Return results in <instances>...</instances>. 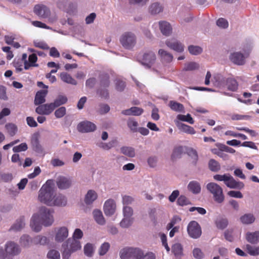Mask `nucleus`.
Here are the masks:
<instances>
[{"label":"nucleus","mask_w":259,"mask_h":259,"mask_svg":"<svg viewBox=\"0 0 259 259\" xmlns=\"http://www.w3.org/2000/svg\"><path fill=\"white\" fill-rule=\"evenodd\" d=\"M54 211L46 206L39 208L38 212L34 214L31 219L30 226L31 229L36 232H39L41 229V225L48 227L52 225L54 219L52 213Z\"/></svg>","instance_id":"nucleus-1"},{"label":"nucleus","mask_w":259,"mask_h":259,"mask_svg":"<svg viewBox=\"0 0 259 259\" xmlns=\"http://www.w3.org/2000/svg\"><path fill=\"white\" fill-rule=\"evenodd\" d=\"M54 185L53 180H49L39 191L38 200L48 206L54 198Z\"/></svg>","instance_id":"nucleus-2"},{"label":"nucleus","mask_w":259,"mask_h":259,"mask_svg":"<svg viewBox=\"0 0 259 259\" xmlns=\"http://www.w3.org/2000/svg\"><path fill=\"white\" fill-rule=\"evenodd\" d=\"M63 259H69L71 254L81 248L80 241L74 238H68L62 245Z\"/></svg>","instance_id":"nucleus-3"},{"label":"nucleus","mask_w":259,"mask_h":259,"mask_svg":"<svg viewBox=\"0 0 259 259\" xmlns=\"http://www.w3.org/2000/svg\"><path fill=\"white\" fill-rule=\"evenodd\" d=\"M207 190L213 195L214 200L218 203H222L224 201L225 196L222 187L218 184L210 182L206 185Z\"/></svg>","instance_id":"nucleus-4"},{"label":"nucleus","mask_w":259,"mask_h":259,"mask_svg":"<svg viewBox=\"0 0 259 259\" xmlns=\"http://www.w3.org/2000/svg\"><path fill=\"white\" fill-rule=\"evenodd\" d=\"M34 13L38 16L42 18H49V21L52 23L57 21L58 18L56 15L51 17V11L48 7L42 4L36 5L33 9Z\"/></svg>","instance_id":"nucleus-5"},{"label":"nucleus","mask_w":259,"mask_h":259,"mask_svg":"<svg viewBox=\"0 0 259 259\" xmlns=\"http://www.w3.org/2000/svg\"><path fill=\"white\" fill-rule=\"evenodd\" d=\"M121 259H138L142 255V250L138 248L126 247L121 249L119 252Z\"/></svg>","instance_id":"nucleus-6"},{"label":"nucleus","mask_w":259,"mask_h":259,"mask_svg":"<svg viewBox=\"0 0 259 259\" xmlns=\"http://www.w3.org/2000/svg\"><path fill=\"white\" fill-rule=\"evenodd\" d=\"M119 41L124 48L131 49L136 45V36L131 32H126L121 35Z\"/></svg>","instance_id":"nucleus-7"},{"label":"nucleus","mask_w":259,"mask_h":259,"mask_svg":"<svg viewBox=\"0 0 259 259\" xmlns=\"http://www.w3.org/2000/svg\"><path fill=\"white\" fill-rule=\"evenodd\" d=\"M7 256L6 259H13L15 256L18 255L21 252V248L14 242L9 241L5 245Z\"/></svg>","instance_id":"nucleus-8"},{"label":"nucleus","mask_w":259,"mask_h":259,"mask_svg":"<svg viewBox=\"0 0 259 259\" xmlns=\"http://www.w3.org/2000/svg\"><path fill=\"white\" fill-rule=\"evenodd\" d=\"M187 232L189 235L192 238L197 239L201 235L202 231L200 226L195 221H191L187 226Z\"/></svg>","instance_id":"nucleus-9"},{"label":"nucleus","mask_w":259,"mask_h":259,"mask_svg":"<svg viewBox=\"0 0 259 259\" xmlns=\"http://www.w3.org/2000/svg\"><path fill=\"white\" fill-rule=\"evenodd\" d=\"M156 60V56L154 52L149 51L144 53L143 57L140 61L142 64L146 67L150 68L151 66L155 63Z\"/></svg>","instance_id":"nucleus-10"},{"label":"nucleus","mask_w":259,"mask_h":259,"mask_svg":"<svg viewBox=\"0 0 259 259\" xmlns=\"http://www.w3.org/2000/svg\"><path fill=\"white\" fill-rule=\"evenodd\" d=\"M78 132L80 133H89L96 130V125L89 121H83L79 123L77 126Z\"/></svg>","instance_id":"nucleus-11"},{"label":"nucleus","mask_w":259,"mask_h":259,"mask_svg":"<svg viewBox=\"0 0 259 259\" xmlns=\"http://www.w3.org/2000/svg\"><path fill=\"white\" fill-rule=\"evenodd\" d=\"M72 184V180L70 177L59 176L56 179V184L60 190H65L69 188Z\"/></svg>","instance_id":"nucleus-12"},{"label":"nucleus","mask_w":259,"mask_h":259,"mask_svg":"<svg viewBox=\"0 0 259 259\" xmlns=\"http://www.w3.org/2000/svg\"><path fill=\"white\" fill-rule=\"evenodd\" d=\"M165 45L170 49L178 53H182L184 50V45L180 41L175 39L166 40Z\"/></svg>","instance_id":"nucleus-13"},{"label":"nucleus","mask_w":259,"mask_h":259,"mask_svg":"<svg viewBox=\"0 0 259 259\" xmlns=\"http://www.w3.org/2000/svg\"><path fill=\"white\" fill-rule=\"evenodd\" d=\"M68 236V229L65 227L58 228L56 231L55 241L57 242H63Z\"/></svg>","instance_id":"nucleus-14"},{"label":"nucleus","mask_w":259,"mask_h":259,"mask_svg":"<svg viewBox=\"0 0 259 259\" xmlns=\"http://www.w3.org/2000/svg\"><path fill=\"white\" fill-rule=\"evenodd\" d=\"M116 210V203L113 199L107 200L104 206V213L106 215L111 216L113 215Z\"/></svg>","instance_id":"nucleus-15"},{"label":"nucleus","mask_w":259,"mask_h":259,"mask_svg":"<svg viewBox=\"0 0 259 259\" xmlns=\"http://www.w3.org/2000/svg\"><path fill=\"white\" fill-rule=\"evenodd\" d=\"M67 202L66 197L62 194H59L56 196L54 195V198L52 200L50 206H65L67 204Z\"/></svg>","instance_id":"nucleus-16"},{"label":"nucleus","mask_w":259,"mask_h":259,"mask_svg":"<svg viewBox=\"0 0 259 259\" xmlns=\"http://www.w3.org/2000/svg\"><path fill=\"white\" fill-rule=\"evenodd\" d=\"M229 58L234 64L238 65H242L245 62L244 56L240 52L232 53L230 55Z\"/></svg>","instance_id":"nucleus-17"},{"label":"nucleus","mask_w":259,"mask_h":259,"mask_svg":"<svg viewBox=\"0 0 259 259\" xmlns=\"http://www.w3.org/2000/svg\"><path fill=\"white\" fill-rule=\"evenodd\" d=\"M228 179L225 185L231 189H241L244 187V185L242 182H237L230 175L228 176Z\"/></svg>","instance_id":"nucleus-18"},{"label":"nucleus","mask_w":259,"mask_h":259,"mask_svg":"<svg viewBox=\"0 0 259 259\" xmlns=\"http://www.w3.org/2000/svg\"><path fill=\"white\" fill-rule=\"evenodd\" d=\"M31 144L32 149L36 152L41 153L43 152L42 147L39 143L38 134H34L33 135L31 141Z\"/></svg>","instance_id":"nucleus-19"},{"label":"nucleus","mask_w":259,"mask_h":259,"mask_svg":"<svg viewBox=\"0 0 259 259\" xmlns=\"http://www.w3.org/2000/svg\"><path fill=\"white\" fill-rule=\"evenodd\" d=\"M159 29L162 34L165 36H169L172 33V27L170 24L166 21L159 22Z\"/></svg>","instance_id":"nucleus-20"},{"label":"nucleus","mask_w":259,"mask_h":259,"mask_svg":"<svg viewBox=\"0 0 259 259\" xmlns=\"http://www.w3.org/2000/svg\"><path fill=\"white\" fill-rule=\"evenodd\" d=\"M48 93V90H40L38 91L35 96L34 104L38 105L44 103L46 102L45 97Z\"/></svg>","instance_id":"nucleus-21"},{"label":"nucleus","mask_w":259,"mask_h":259,"mask_svg":"<svg viewBox=\"0 0 259 259\" xmlns=\"http://www.w3.org/2000/svg\"><path fill=\"white\" fill-rule=\"evenodd\" d=\"M143 111L144 110L142 108L134 106L122 110L121 113L125 115L139 116L143 113Z\"/></svg>","instance_id":"nucleus-22"},{"label":"nucleus","mask_w":259,"mask_h":259,"mask_svg":"<svg viewBox=\"0 0 259 259\" xmlns=\"http://www.w3.org/2000/svg\"><path fill=\"white\" fill-rule=\"evenodd\" d=\"M245 238L250 243L256 244L259 242V231L254 232H247L246 233Z\"/></svg>","instance_id":"nucleus-23"},{"label":"nucleus","mask_w":259,"mask_h":259,"mask_svg":"<svg viewBox=\"0 0 259 259\" xmlns=\"http://www.w3.org/2000/svg\"><path fill=\"white\" fill-rule=\"evenodd\" d=\"M25 226V221L24 217H21L18 218L15 223L10 228V231H19L24 228Z\"/></svg>","instance_id":"nucleus-24"},{"label":"nucleus","mask_w":259,"mask_h":259,"mask_svg":"<svg viewBox=\"0 0 259 259\" xmlns=\"http://www.w3.org/2000/svg\"><path fill=\"white\" fill-rule=\"evenodd\" d=\"M158 55L160 56L161 61L163 63H169L172 61V55L163 49L159 50Z\"/></svg>","instance_id":"nucleus-25"},{"label":"nucleus","mask_w":259,"mask_h":259,"mask_svg":"<svg viewBox=\"0 0 259 259\" xmlns=\"http://www.w3.org/2000/svg\"><path fill=\"white\" fill-rule=\"evenodd\" d=\"M187 188L188 190L194 194H198L201 192L200 184L196 181H192L189 182Z\"/></svg>","instance_id":"nucleus-26"},{"label":"nucleus","mask_w":259,"mask_h":259,"mask_svg":"<svg viewBox=\"0 0 259 259\" xmlns=\"http://www.w3.org/2000/svg\"><path fill=\"white\" fill-rule=\"evenodd\" d=\"M97 198V193L93 190H90L85 195L84 202L87 205H91Z\"/></svg>","instance_id":"nucleus-27"},{"label":"nucleus","mask_w":259,"mask_h":259,"mask_svg":"<svg viewBox=\"0 0 259 259\" xmlns=\"http://www.w3.org/2000/svg\"><path fill=\"white\" fill-rule=\"evenodd\" d=\"M93 215L96 222L100 225H104L106 223V221L103 217L102 212L98 209L94 210L93 211Z\"/></svg>","instance_id":"nucleus-28"},{"label":"nucleus","mask_w":259,"mask_h":259,"mask_svg":"<svg viewBox=\"0 0 259 259\" xmlns=\"http://www.w3.org/2000/svg\"><path fill=\"white\" fill-rule=\"evenodd\" d=\"M100 87L108 88L110 85L109 75L107 73H103L99 75Z\"/></svg>","instance_id":"nucleus-29"},{"label":"nucleus","mask_w":259,"mask_h":259,"mask_svg":"<svg viewBox=\"0 0 259 259\" xmlns=\"http://www.w3.org/2000/svg\"><path fill=\"white\" fill-rule=\"evenodd\" d=\"M177 125L179 129L183 132L191 135L195 133L194 128L189 125L178 121L177 122Z\"/></svg>","instance_id":"nucleus-30"},{"label":"nucleus","mask_w":259,"mask_h":259,"mask_svg":"<svg viewBox=\"0 0 259 259\" xmlns=\"http://www.w3.org/2000/svg\"><path fill=\"white\" fill-rule=\"evenodd\" d=\"M208 167L209 169L212 172H217L221 168V166L219 162L214 159H210L208 162Z\"/></svg>","instance_id":"nucleus-31"},{"label":"nucleus","mask_w":259,"mask_h":259,"mask_svg":"<svg viewBox=\"0 0 259 259\" xmlns=\"http://www.w3.org/2000/svg\"><path fill=\"white\" fill-rule=\"evenodd\" d=\"M33 243L35 245H45L49 243V239L46 236L37 235L32 238Z\"/></svg>","instance_id":"nucleus-32"},{"label":"nucleus","mask_w":259,"mask_h":259,"mask_svg":"<svg viewBox=\"0 0 259 259\" xmlns=\"http://www.w3.org/2000/svg\"><path fill=\"white\" fill-rule=\"evenodd\" d=\"M60 76L61 80L66 83L73 85H76L77 83V81L66 72L61 73Z\"/></svg>","instance_id":"nucleus-33"},{"label":"nucleus","mask_w":259,"mask_h":259,"mask_svg":"<svg viewBox=\"0 0 259 259\" xmlns=\"http://www.w3.org/2000/svg\"><path fill=\"white\" fill-rule=\"evenodd\" d=\"M184 152L183 147L182 146H178L175 147L171 155V159L175 161L177 159L181 158L182 155Z\"/></svg>","instance_id":"nucleus-34"},{"label":"nucleus","mask_w":259,"mask_h":259,"mask_svg":"<svg viewBox=\"0 0 259 259\" xmlns=\"http://www.w3.org/2000/svg\"><path fill=\"white\" fill-rule=\"evenodd\" d=\"M255 217L252 213H246L241 216L240 218V221L243 224H250L255 221Z\"/></svg>","instance_id":"nucleus-35"},{"label":"nucleus","mask_w":259,"mask_h":259,"mask_svg":"<svg viewBox=\"0 0 259 259\" xmlns=\"http://www.w3.org/2000/svg\"><path fill=\"white\" fill-rule=\"evenodd\" d=\"M162 7L158 3H154L152 4L149 8V12L152 15L157 14L162 12Z\"/></svg>","instance_id":"nucleus-36"},{"label":"nucleus","mask_w":259,"mask_h":259,"mask_svg":"<svg viewBox=\"0 0 259 259\" xmlns=\"http://www.w3.org/2000/svg\"><path fill=\"white\" fill-rule=\"evenodd\" d=\"M226 85L229 90L234 92L238 89V83L237 81L232 78H228L226 80Z\"/></svg>","instance_id":"nucleus-37"},{"label":"nucleus","mask_w":259,"mask_h":259,"mask_svg":"<svg viewBox=\"0 0 259 259\" xmlns=\"http://www.w3.org/2000/svg\"><path fill=\"white\" fill-rule=\"evenodd\" d=\"M68 99L66 96L59 95L53 102L55 108L60 107L67 103Z\"/></svg>","instance_id":"nucleus-38"},{"label":"nucleus","mask_w":259,"mask_h":259,"mask_svg":"<svg viewBox=\"0 0 259 259\" xmlns=\"http://www.w3.org/2000/svg\"><path fill=\"white\" fill-rule=\"evenodd\" d=\"M172 251L177 258L183 255V247L180 243H176L172 246Z\"/></svg>","instance_id":"nucleus-39"},{"label":"nucleus","mask_w":259,"mask_h":259,"mask_svg":"<svg viewBox=\"0 0 259 259\" xmlns=\"http://www.w3.org/2000/svg\"><path fill=\"white\" fill-rule=\"evenodd\" d=\"M121 153L130 157H134L135 156V149L131 147L123 146L120 148Z\"/></svg>","instance_id":"nucleus-40"},{"label":"nucleus","mask_w":259,"mask_h":259,"mask_svg":"<svg viewBox=\"0 0 259 259\" xmlns=\"http://www.w3.org/2000/svg\"><path fill=\"white\" fill-rule=\"evenodd\" d=\"M20 243L24 247H29L33 243L32 239L28 235H23L20 238Z\"/></svg>","instance_id":"nucleus-41"},{"label":"nucleus","mask_w":259,"mask_h":259,"mask_svg":"<svg viewBox=\"0 0 259 259\" xmlns=\"http://www.w3.org/2000/svg\"><path fill=\"white\" fill-rule=\"evenodd\" d=\"M186 153L193 159L192 163L194 165H196L198 159L196 150L192 148H187L186 149Z\"/></svg>","instance_id":"nucleus-42"},{"label":"nucleus","mask_w":259,"mask_h":259,"mask_svg":"<svg viewBox=\"0 0 259 259\" xmlns=\"http://www.w3.org/2000/svg\"><path fill=\"white\" fill-rule=\"evenodd\" d=\"M5 127L11 137H13L15 135L18 131L17 125L12 123L6 124Z\"/></svg>","instance_id":"nucleus-43"},{"label":"nucleus","mask_w":259,"mask_h":259,"mask_svg":"<svg viewBox=\"0 0 259 259\" xmlns=\"http://www.w3.org/2000/svg\"><path fill=\"white\" fill-rule=\"evenodd\" d=\"M97 94L104 99L108 100L109 98V93L107 88L99 87L97 90Z\"/></svg>","instance_id":"nucleus-44"},{"label":"nucleus","mask_w":259,"mask_h":259,"mask_svg":"<svg viewBox=\"0 0 259 259\" xmlns=\"http://www.w3.org/2000/svg\"><path fill=\"white\" fill-rule=\"evenodd\" d=\"M215 224L218 228L223 230L227 227L228 221L226 218H220L217 219Z\"/></svg>","instance_id":"nucleus-45"},{"label":"nucleus","mask_w":259,"mask_h":259,"mask_svg":"<svg viewBox=\"0 0 259 259\" xmlns=\"http://www.w3.org/2000/svg\"><path fill=\"white\" fill-rule=\"evenodd\" d=\"M134 222V218L124 217L120 223V226L123 228H128L132 226Z\"/></svg>","instance_id":"nucleus-46"},{"label":"nucleus","mask_w":259,"mask_h":259,"mask_svg":"<svg viewBox=\"0 0 259 259\" xmlns=\"http://www.w3.org/2000/svg\"><path fill=\"white\" fill-rule=\"evenodd\" d=\"M246 249L247 252L252 256L259 255V246H253L250 244H246Z\"/></svg>","instance_id":"nucleus-47"},{"label":"nucleus","mask_w":259,"mask_h":259,"mask_svg":"<svg viewBox=\"0 0 259 259\" xmlns=\"http://www.w3.org/2000/svg\"><path fill=\"white\" fill-rule=\"evenodd\" d=\"M169 106L172 110L177 112L183 111L184 109L183 104L173 101H170Z\"/></svg>","instance_id":"nucleus-48"},{"label":"nucleus","mask_w":259,"mask_h":259,"mask_svg":"<svg viewBox=\"0 0 259 259\" xmlns=\"http://www.w3.org/2000/svg\"><path fill=\"white\" fill-rule=\"evenodd\" d=\"M188 51L193 55H198L202 52V49L198 46L190 45L188 47Z\"/></svg>","instance_id":"nucleus-49"},{"label":"nucleus","mask_w":259,"mask_h":259,"mask_svg":"<svg viewBox=\"0 0 259 259\" xmlns=\"http://www.w3.org/2000/svg\"><path fill=\"white\" fill-rule=\"evenodd\" d=\"M177 204L180 206H184L187 205L189 204H191V201L190 200L186 197L185 195H180L177 201Z\"/></svg>","instance_id":"nucleus-50"},{"label":"nucleus","mask_w":259,"mask_h":259,"mask_svg":"<svg viewBox=\"0 0 259 259\" xmlns=\"http://www.w3.org/2000/svg\"><path fill=\"white\" fill-rule=\"evenodd\" d=\"M199 68V65L194 62H191L185 64L184 70L185 71H192L198 69Z\"/></svg>","instance_id":"nucleus-51"},{"label":"nucleus","mask_w":259,"mask_h":259,"mask_svg":"<svg viewBox=\"0 0 259 259\" xmlns=\"http://www.w3.org/2000/svg\"><path fill=\"white\" fill-rule=\"evenodd\" d=\"M127 125L130 130L133 132H136L138 131V122L135 120L133 118H129L127 122Z\"/></svg>","instance_id":"nucleus-52"},{"label":"nucleus","mask_w":259,"mask_h":259,"mask_svg":"<svg viewBox=\"0 0 259 259\" xmlns=\"http://www.w3.org/2000/svg\"><path fill=\"white\" fill-rule=\"evenodd\" d=\"M115 89L118 92H122L124 91L125 87V82L120 79H117L115 80Z\"/></svg>","instance_id":"nucleus-53"},{"label":"nucleus","mask_w":259,"mask_h":259,"mask_svg":"<svg viewBox=\"0 0 259 259\" xmlns=\"http://www.w3.org/2000/svg\"><path fill=\"white\" fill-rule=\"evenodd\" d=\"M177 118L180 120L186 121L190 124H193L194 122L190 114H187L186 115L179 114L177 116Z\"/></svg>","instance_id":"nucleus-54"},{"label":"nucleus","mask_w":259,"mask_h":259,"mask_svg":"<svg viewBox=\"0 0 259 259\" xmlns=\"http://www.w3.org/2000/svg\"><path fill=\"white\" fill-rule=\"evenodd\" d=\"M76 4L70 2L66 5V8L65 10V12L70 15H72L76 11Z\"/></svg>","instance_id":"nucleus-55"},{"label":"nucleus","mask_w":259,"mask_h":259,"mask_svg":"<svg viewBox=\"0 0 259 259\" xmlns=\"http://www.w3.org/2000/svg\"><path fill=\"white\" fill-rule=\"evenodd\" d=\"M13 178V175L11 173L0 172V180L4 182H11Z\"/></svg>","instance_id":"nucleus-56"},{"label":"nucleus","mask_w":259,"mask_h":259,"mask_svg":"<svg viewBox=\"0 0 259 259\" xmlns=\"http://www.w3.org/2000/svg\"><path fill=\"white\" fill-rule=\"evenodd\" d=\"M66 108L63 106L59 108L54 112L55 116L57 118L63 117L66 114Z\"/></svg>","instance_id":"nucleus-57"},{"label":"nucleus","mask_w":259,"mask_h":259,"mask_svg":"<svg viewBox=\"0 0 259 259\" xmlns=\"http://www.w3.org/2000/svg\"><path fill=\"white\" fill-rule=\"evenodd\" d=\"M93 251L94 249L92 244L88 243L85 245L84 247V252L87 256L89 257L92 256Z\"/></svg>","instance_id":"nucleus-58"},{"label":"nucleus","mask_w":259,"mask_h":259,"mask_svg":"<svg viewBox=\"0 0 259 259\" xmlns=\"http://www.w3.org/2000/svg\"><path fill=\"white\" fill-rule=\"evenodd\" d=\"M47 257L50 259H60V253L55 249L50 250L47 254Z\"/></svg>","instance_id":"nucleus-59"},{"label":"nucleus","mask_w":259,"mask_h":259,"mask_svg":"<svg viewBox=\"0 0 259 259\" xmlns=\"http://www.w3.org/2000/svg\"><path fill=\"white\" fill-rule=\"evenodd\" d=\"M99 109L98 112L100 114H104L108 113L110 109L109 106L106 104H100L99 105Z\"/></svg>","instance_id":"nucleus-60"},{"label":"nucleus","mask_w":259,"mask_h":259,"mask_svg":"<svg viewBox=\"0 0 259 259\" xmlns=\"http://www.w3.org/2000/svg\"><path fill=\"white\" fill-rule=\"evenodd\" d=\"M28 149L27 145L26 143H23L18 146H15L13 148L14 152H19L21 151H25Z\"/></svg>","instance_id":"nucleus-61"},{"label":"nucleus","mask_w":259,"mask_h":259,"mask_svg":"<svg viewBox=\"0 0 259 259\" xmlns=\"http://www.w3.org/2000/svg\"><path fill=\"white\" fill-rule=\"evenodd\" d=\"M193 256L196 259H202L204 254L202 250L199 248H195L193 250Z\"/></svg>","instance_id":"nucleus-62"},{"label":"nucleus","mask_w":259,"mask_h":259,"mask_svg":"<svg viewBox=\"0 0 259 259\" xmlns=\"http://www.w3.org/2000/svg\"><path fill=\"white\" fill-rule=\"evenodd\" d=\"M123 214L124 217L133 218V210L131 207L125 206L123 208Z\"/></svg>","instance_id":"nucleus-63"},{"label":"nucleus","mask_w":259,"mask_h":259,"mask_svg":"<svg viewBox=\"0 0 259 259\" xmlns=\"http://www.w3.org/2000/svg\"><path fill=\"white\" fill-rule=\"evenodd\" d=\"M110 247V244L108 242L104 243L99 249V254L100 255H103L106 253Z\"/></svg>","instance_id":"nucleus-64"}]
</instances>
